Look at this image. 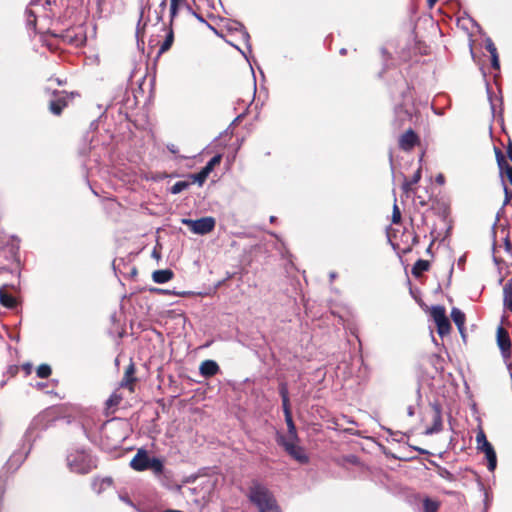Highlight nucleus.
<instances>
[{"mask_svg":"<svg viewBox=\"0 0 512 512\" xmlns=\"http://www.w3.org/2000/svg\"><path fill=\"white\" fill-rule=\"evenodd\" d=\"M439 508V503L437 501L431 500L430 498H425L423 501V512H437Z\"/></svg>","mask_w":512,"mask_h":512,"instance_id":"nucleus-25","label":"nucleus"},{"mask_svg":"<svg viewBox=\"0 0 512 512\" xmlns=\"http://www.w3.org/2000/svg\"><path fill=\"white\" fill-rule=\"evenodd\" d=\"M120 500L123 501L124 503H126L127 505H130V506H134V504L132 503V501L129 499V497L127 496H123V495H120L119 496Z\"/></svg>","mask_w":512,"mask_h":512,"instance_id":"nucleus-44","label":"nucleus"},{"mask_svg":"<svg viewBox=\"0 0 512 512\" xmlns=\"http://www.w3.org/2000/svg\"><path fill=\"white\" fill-rule=\"evenodd\" d=\"M504 306L512 312V279L508 280L503 288Z\"/></svg>","mask_w":512,"mask_h":512,"instance_id":"nucleus-17","label":"nucleus"},{"mask_svg":"<svg viewBox=\"0 0 512 512\" xmlns=\"http://www.w3.org/2000/svg\"><path fill=\"white\" fill-rule=\"evenodd\" d=\"M431 315L433 317L434 322L436 323L438 334L441 337L449 334L451 325L446 316L445 308L440 305L433 306L431 310Z\"/></svg>","mask_w":512,"mask_h":512,"instance_id":"nucleus-3","label":"nucleus"},{"mask_svg":"<svg viewBox=\"0 0 512 512\" xmlns=\"http://www.w3.org/2000/svg\"><path fill=\"white\" fill-rule=\"evenodd\" d=\"M51 367L48 364H41L36 370V374L39 378H47L51 375Z\"/></svg>","mask_w":512,"mask_h":512,"instance_id":"nucleus-27","label":"nucleus"},{"mask_svg":"<svg viewBox=\"0 0 512 512\" xmlns=\"http://www.w3.org/2000/svg\"><path fill=\"white\" fill-rule=\"evenodd\" d=\"M432 410V426L427 427L424 431V434L427 436L437 434L443 429V421H442V411L441 407L438 403L430 404Z\"/></svg>","mask_w":512,"mask_h":512,"instance_id":"nucleus-6","label":"nucleus"},{"mask_svg":"<svg viewBox=\"0 0 512 512\" xmlns=\"http://www.w3.org/2000/svg\"><path fill=\"white\" fill-rule=\"evenodd\" d=\"M400 221H401V212H400L397 204L394 203L393 212H392V222L394 224H398Z\"/></svg>","mask_w":512,"mask_h":512,"instance_id":"nucleus-31","label":"nucleus"},{"mask_svg":"<svg viewBox=\"0 0 512 512\" xmlns=\"http://www.w3.org/2000/svg\"><path fill=\"white\" fill-rule=\"evenodd\" d=\"M495 155L501 176L505 174L512 185V166L507 163L500 149H495Z\"/></svg>","mask_w":512,"mask_h":512,"instance_id":"nucleus-12","label":"nucleus"},{"mask_svg":"<svg viewBox=\"0 0 512 512\" xmlns=\"http://www.w3.org/2000/svg\"><path fill=\"white\" fill-rule=\"evenodd\" d=\"M395 113L397 114V116L401 117V120L410 118V113L407 110H404L402 106L396 107Z\"/></svg>","mask_w":512,"mask_h":512,"instance_id":"nucleus-34","label":"nucleus"},{"mask_svg":"<svg viewBox=\"0 0 512 512\" xmlns=\"http://www.w3.org/2000/svg\"><path fill=\"white\" fill-rule=\"evenodd\" d=\"M285 419H286V423H287V427H288L289 437L291 439H296L297 438L296 427L292 420V416L291 415L285 416Z\"/></svg>","mask_w":512,"mask_h":512,"instance_id":"nucleus-28","label":"nucleus"},{"mask_svg":"<svg viewBox=\"0 0 512 512\" xmlns=\"http://www.w3.org/2000/svg\"><path fill=\"white\" fill-rule=\"evenodd\" d=\"M138 10H139V21L137 24V36L140 34V25L142 19L144 17V13L146 9H150V0H137Z\"/></svg>","mask_w":512,"mask_h":512,"instance_id":"nucleus-19","label":"nucleus"},{"mask_svg":"<svg viewBox=\"0 0 512 512\" xmlns=\"http://www.w3.org/2000/svg\"><path fill=\"white\" fill-rule=\"evenodd\" d=\"M505 247H506V250H509L511 247V243H510L508 237L505 238Z\"/></svg>","mask_w":512,"mask_h":512,"instance_id":"nucleus-50","label":"nucleus"},{"mask_svg":"<svg viewBox=\"0 0 512 512\" xmlns=\"http://www.w3.org/2000/svg\"><path fill=\"white\" fill-rule=\"evenodd\" d=\"M441 476H451V474L449 473V471L444 470V473H441Z\"/></svg>","mask_w":512,"mask_h":512,"instance_id":"nucleus-54","label":"nucleus"},{"mask_svg":"<svg viewBox=\"0 0 512 512\" xmlns=\"http://www.w3.org/2000/svg\"><path fill=\"white\" fill-rule=\"evenodd\" d=\"M476 442H477V448L479 450H482V448L485 447V444H490L487 439H486V436L484 434L483 431H480L477 435H476Z\"/></svg>","mask_w":512,"mask_h":512,"instance_id":"nucleus-30","label":"nucleus"},{"mask_svg":"<svg viewBox=\"0 0 512 512\" xmlns=\"http://www.w3.org/2000/svg\"><path fill=\"white\" fill-rule=\"evenodd\" d=\"M441 476H451V474L449 473V471L444 470V473H441Z\"/></svg>","mask_w":512,"mask_h":512,"instance_id":"nucleus-53","label":"nucleus"},{"mask_svg":"<svg viewBox=\"0 0 512 512\" xmlns=\"http://www.w3.org/2000/svg\"><path fill=\"white\" fill-rule=\"evenodd\" d=\"M491 66L496 70L500 68L498 53H493V55H491Z\"/></svg>","mask_w":512,"mask_h":512,"instance_id":"nucleus-37","label":"nucleus"},{"mask_svg":"<svg viewBox=\"0 0 512 512\" xmlns=\"http://www.w3.org/2000/svg\"><path fill=\"white\" fill-rule=\"evenodd\" d=\"M192 16H194L196 19H198L201 23H206L205 19L199 15L196 11H194V14H191Z\"/></svg>","mask_w":512,"mask_h":512,"instance_id":"nucleus-48","label":"nucleus"},{"mask_svg":"<svg viewBox=\"0 0 512 512\" xmlns=\"http://www.w3.org/2000/svg\"><path fill=\"white\" fill-rule=\"evenodd\" d=\"M153 256L159 258V255L157 254V252L155 250L153 251Z\"/></svg>","mask_w":512,"mask_h":512,"instance_id":"nucleus-60","label":"nucleus"},{"mask_svg":"<svg viewBox=\"0 0 512 512\" xmlns=\"http://www.w3.org/2000/svg\"><path fill=\"white\" fill-rule=\"evenodd\" d=\"M188 0H171L170 3V18L171 21L177 16L178 10L184 6Z\"/></svg>","mask_w":512,"mask_h":512,"instance_id":"nucleus-22","label":"nucleus"},{"mask_svg":"<svg viewBox=\"0 0 512 512\" xmlns=\"http://www.w3.org/2000/svg\"><path fill=\"white\" fill-rule=\"evenodd\" d=\"M150 458L144 450H139L132 458L130 466L136 471H145L148 469Z\"/></svg>","mask_w":512,"mask_h":512,"instance_id":"nucleus-11","label":"nucleus"},{"mask_svg":"<svg viewBox=\"0 0 512 512\" xmlns=\"http://www.w3.org/2000/svg\"><path fill=\"white\" fill-rule=\"evenodd\" d=\"M0 303L4 307L10 308V309H12L16 306V299L12 295L6 293L5 287L0 288Z\"/></svg>","mask_w":512,"mask_h":512,"instance_id":"nucleus-18","label":"nucleus"},{"mask_svg":"<svg viewBox=\"0 0 512 512\" xmlns=\"http://www.w3.org/2000/svg\"><path fill=\"white\" fill-rule=\"evenodd\" d=\"M435 181L439 185H444V183H445L444 175L442 173L437 174L436 177H435Z\"/></svg>","mask_w":512,"mask_h":512,"instance_id":"nucleus-41","label":"nucleus"},{"mask_svg":"<svg viewBox=\"0 0 512 512\" xmlns=\"http://www.w3.org/2000/svg\"><path fill=\"white\" fill-rule=\"evenodd\" d=\"M222 156L220 154H217L213 156L207 164L201 169L200 172L196 174H191L190 178H192L194 183H197L199 186H202L203 183L206 181L209 174L213 171L214 167L218 165L221 161Z\"/></svg>","mask_w":512,"mask_h":512,"instance_id":"nucleus-5","label":"nucleus"},{"mask_svg":"<svg viewBox=\"0 0 512 512\" xmlns=\"http://www.w3.org/2000/svg\"><path fill=\"white\" fill-rule=\"evenodd\" d=\"M157 19H158V21H161V20H162V15H159V16L157 17Z\"/></svg>","mask_w":512,"mask_h":512,"instance_id":"nucleus-61","label":"nucleus"},{"mask_svg":"<svg viewBox=\"0 0 512 512\" xmlns=\"http://www.w3.org/2000/svg\"><path fill=\"white\" fill-rule=\"evenodd\" d=\"M190 186L188 181H178L170 189L172 194H179Z\"/></svg>","mask_w":512,"mask_h":512,"instance_id":"nucleus-26","label":"nucleus"},{"mask_svg":"<svg viewBox=\"0 0 512 512\" xmlns=\"http://www.w3.org/2000/svg\"><path fill=\"white\" fill-rule=\"evenodd\" d=\"M66 461L70 471L78 474H87L96 468L95 458L85 449L71 450Z\"/></svg>","mask_w":512,"mask_h":512,"instance_id":"nucleus-2","label":"nucleus"},{"mask_svg":"<svg viewBox=\"0 0 512 512\" xmlns=\"http://www.w3.org/2000/svg\"><path fill=\"white\" fill-rule=\"evenodd\" d=\"M451 318L453 322L456 324L459 332L464 338V324H465V314L458 308L454 307L451 310Z\"/></svg>","mask_w":512,"mask_h":512,"instance_id":"nucleus-15","label":"nucleus"},{"mask_svg":"<svg viewBox=\"0 0 512 512\" xmlns=\"http://www.w3.org/2000/svg\"><path fill=\"white\" fill-rule=\"evenodd\" d=\"M173 278V272L170 269L156 270L152 274V279L155 283L163 284Z\"/></svg>","mask_w":512,"mask_h":512,"instance_id":"nucleus-16","label":"nucleus"},{"mask_svg":"<svg viewBox=\"0 0 512 512\" xmlns=\"http://www.w3.org/2000/svg\"><path fill=\"white\" fill-rule=\"evenodd\" d=\"M167 0H162L159 4V8L161 9V12H163L166 9Z\"/></svg>","mask_w":512,"mask_h":512,"instance_id":"nucleus-49","label":"nucleus"},{"mask_svg":"<svg viewBox=\"0 0 512 512\" xmlns=\"http://www.w3.org/2000/svg\"><path fill=\"white\" fill-rule=\"evenodd\" d=\"M199 371L203 377H212L218 373L219 365L214 360H205L201 363Z\"/></svg>","mask_w":512,"mask_h":512,"instance_id":"nucleus-13","label":"nucleus"},{"mask_svg":"<svg viewBox=\"0 0 512 512\" xmlns=\"http://www.w3.org/2000/svg\"><path fill=\"white\" fill-rule=\"evenodd\" d=\"M493 259H494V262H495L496 264H499V262H500V261L498 260V258H497V257H495V256H494V258H493Z\"/></svg>","mask_w":512,"mask_h":512,"instance_id":"nucleus-59","label":"nucleus"},{"mask_svg":"<svg viewBox=\"0 0 512 512\" xmlns=\"http://www.w3.org/2000/svg\"><path fill=\"white\" fill-rule=\"evenodd\" d=\"M485 47H486L487 51L490 53V55H493V53H497L496 46L494 45L491 38H486Z\"/></svg>","mask_w":512,"mask_h":512,"instance_id":"nucleus-33","label":"nucleus"},{"mask_svg":"<svg viewBox=\"0 0 512 512\" xmlns=\"http://www.w3.org/2000/svg\"><path fill=\"white\" fill-rule=\"evenodd\" d=\"M182 8H184L189 15L194 14V9L192 8L188 1L184 4Z\"/></svg>","mask_w":512,"mask_h":512,"instance_id":"nucleus-43","label":"nucleus"},{"mask_svg":"<svg viewBox=\"0 0 512 512\" xmlns=\"http://www.w3.org/2000/svg\"><path fill=\"white\" fill-rule=\"evenodd\" d=\"M411 182L404 176V180H403V183H402V190L405 192V193H409L410 190H411Z\"/></svg>","mask_w":512,"mask_h":512,"instance_id":"nucleus-38","label":"nucleus"},{"mask_svg":"<svg viewBox=\"0 0 512 512\" xmlns=\"http://www.w3.org/2000/svg\"><path fill=\"white\" fill-rule=\"evenodd\" d=\"M182 224L188 226L190 228V230L193 232L194 230V225H195V220H192V219H188V218H183L181 220Z\"/></svg>","mask_w":512,"mask_h":512,"instance_id":"nucleus-40","label":"nucleus"},{"mask_svg":"<svg viewBox=\"0 0 512 512\" xmlns=\"http://www.w3.org/2000/svg\"><path fill=\"white\" fill-rule=\"evenodd\" d=\"M503 186H504V193H505V199H504L503 205L505 206L512 199V191L507 188V186L505 185L504 182H503Z\"/></svg>","mask_w":512,"mask_h":512,"instance_id":"nucleus-35","label":"nucleus"},{"mask_svg":"<svg viewBox=\"0 0 512 512\" xmlns=\"http://www.w3.org/2000/svg\"><path fill=\"white\" fill-rule=\"evenodd\" d=\"M294 439L288 440L281 438L279 443L285 448L286 452L300 463H307L308 456L304 449L293 442Z\"/></svg>","mask_w":512,"mask_h":512,"instance_id":"nucleus-4","label":"nucleus"},{"mask_svg":"<svg viewBox=\"0 0 512 512\" xmlns=\"http://www.w3.org/2000/svg\"><path fill=\"white\" fill-rule=\"evenodd\" d=\"M275 220H276V217H275V216H271V217H270V222H271V223H274V222H275Z\"/></svg>","mask_w":512,"mask_h":512,"instance_id":"nucleus-57","label":"nucleus"},{"mask_svg":"<svg viewBox=\"0 0 512 512\" xmlns=\"http://www.w3.org/2000/svg\"><path fill=\"white\" fill-rule=\"evenodd\" d=\"M242 37H243V39L245 40V42H246V44H247L248 48H249V49H251V46H250V44H249L250 35H249V33H248L245 29H244V30H243V32H242Z\"/></svg>","mask_w":512,"mask_h":512,"instance_id":"nucleus-42","label":"nucleus"},{"mask_svg":"<svg viewBox=\"0 0 512 512\" xmlns=\"http://www.w3.org/2000/svg\"><path fill=\"white\" fill-rule=\"evenodd\" d=\"M497 344L501 350L502 356L507 358L511 354V340L509 333L502 327L499 326L497 329Z\"/></svg>","mask_w":512,"mask_h":512,"instance_id":"nucleus-8","label":"nucleus"},{"mask_svg":"<svg viewBox=\"0 0 512 512\" xmlns=\"http://www.w3.org/2000/svg\"><path fill=\"white\" fill-rule=\"evenodd\" d=\"M484 452L487 462H488V470L493 472L497 466V457L495 450L491 444H485V447L481 450Z\"/></svg>","mask_w":512,"mask_h":512,"instance_id":"nucleus-14","label":"nucleus"},{"mask_svg":"<svg viewBox=\"0 0 512 512\" xmlns=\"http://www.w3.org/2000/svg\"><path fill=\"white\" fill-rule=\"evenodd\" d=\"M329 276H330V279L333 280V279L336 278V273L335 272H331Z\"/></svg>","mask_w":512,"mask_h":512,"instance_id":"nucleus-52","label":"nucleus"},{"mask_svg":"<svg viewBox=\"0 0 512 512\" xmlns=\"http://www.w3.org/2000/svg\"><path fill=\"white\" fill-rule=\"evenodd\" d=\"M441 476H451V474L449 473V471L444 470V473H441Z\"/></svg>","mask_w":512,"mask_h":512,"instance_id":"nucleus-55","label":"nucleus"},{"mask_svg":"<svg viewBox=\"0 0 512 512\" xmlns=\"http://www.w3.org/2000/svg\"><path fill=\"white\" fill-rule=\"evenodd\" d=\"M421 173V167H419L413 174L412 178L409 180L412 185L417 184L420 181Z\"/></svg>","mask_w":512,"mask_h":512,"instance_id":"nucleus-36","label":"nucleus"},{"mask_svg":"<svg viewBox=\"0 0 512 512\" xmlns=\"http://www.w3.org/2000/svg\"><path fill=\"white\" fill-rule=\"evenodd\" d=\"M421 399L420 388L417 389V400Z\"/></svg>","mask_w":512,"mask_h":512,"instance_id":"nucleus-56","label":"nucleus"},{"mask_svg":"<svg viewBox=\"0 0 512 512\" xmlns=\"http://www.w3.org/2000/svg\"><path fill=\"white\" fill-rule=\"evenodd\" d=\"M507 157L512 161V142L507 146Z\"/></svg>","mask_w":512,"mask_h":512,"instance_id":"nucleus-47","label":"nucleus"},{"mask_svg":"<svg viewBox=\"0 0 512 512\" xmlns=\"http://www.w3.org/2000/svg\"><path fill=\"white\" fill-rule=\"evenodd\" d=\"M430 267V263L427 260L419 259L413 265L412 274L419 277L423 272L427 271Z\"/></svg>","mask_w":512,"mask_h":512,"instance_id":"nucleus-20","label":"nucleus"},{"mask_svg":"<svg viewBox=\"0 0 512 512\" xmlns=\"http://www.w3.org/2000/svg\"><path fill=\"white\" fill-rule=\"evenodd\" d=\"M148 469L153 470L156 474H161L164 469L163 462L156 457L150 458Z\"/></svg>","mask_w":512,"mask_h":512,"instance_id":"nucleus-24","label":"nucleus"},{"mask_svg":"<svg viewBox=\"0 0 512 512\" xmlns=\"http://www.w3.org/2000/svg\"><path fill=\"white\" fill-rule=\"evenodd\" d=\"M340 53H341V54H343V55H344V54H346V49H345V48H342V49L340 50Z\"/></svg>","mask_w":512,"mask_h":512,"instance_id":"nucleus-58","label":"nucleus"},{"mask_svg":"<svg viewBox=\"0 0 512 512\" xmlns=\"http://www.w3.org/2000/svg\"><path fill=\"white\" fill-rule=\"evenodd\" d=\"M279 394L281 399L285 401V399H289V392L286 383H280L279 385Z\"/></svg>","mask_w":512,"mask_h":512,"instance_id":"nucleus-32","label":"nucleus"},{"mask_svg":"<svg viewBox=\"0 0 512 512\" xmlns=\"http://www.w3.org/2000/svg\"><path fill=\"white\" fill-rule=\"evenodd\" d=\"M282 407H283V411H284L285 416L291 415L289 399H285V401L282 400Z\"/></svg>","mask_w":512,"mask_h":512,"instance_id":"nucleus-39","label":"nucleus"},{"mask_svg":"<svg viewBox=\"0 0 512 512\" xmlns=\"http://www.w3.org/2000/svg\"><path fill=\"white\" fill-rule=\"evenodd\" d=\"M437 1H438V0H427L428 5H429V7H430V8H432V7L435 5V3H436Z\"/></svg>","mask_w":512,"mask_h":512,"instance_id":"nucleus-51","label":"nucleus"},{"mask_svg":"<svg viewBox=\"0 0 512 512\" xmlns=\"http://www.w3.org/2000/svg\"><path fill=\"white\" fill-rule=\"evenodd\" d=\"M135 372L134 365L131 363L125 370L124 378L122 380V386H127L135 381L133 374Z\"/></svg>","mask_w":512,"mask_h":512,"instance_id":"nucleus-23","label":"nucleus"},{"mask_svg":"<svg viewBox=\"0 0 512 512\" xmlns=\"http://www.w3.org/2000/svg\"><path fill=\"white\" fill-rule=\"evenodd\" d=\"M215 227V219L213 217H202L195 220L194 234L205 235L210 233Z\"/></svg>","mask_w":512,"mask_h":512,"instance_id":"nucleus-9","label":"nucleus"},{"mask_svg":"<svg viewBox=\"0 0 512 512\" xmlns=\"http://www.w3.org/2000/svg\"><path fill=\"white\" fill-rule=\"evenodd\" d=\"M70 96L66 91L54 92V98L49 103V110L54 115H60L67 106Z\"/></svg>","mask_w":512,"mask_h":512,"instance_id":"nucleus-7","label":"nucleus"},{"mask_svg":"<svg viewBox=\"0 0 512 512\" xmlns=\"http://www.w3.org/2000/svg\"><path fill=\"white\" fill-rule=\"evenodd\" d=\"M419 142V137L412 130L408 129L399 138V147L404 151H410Z\"/></svg>","mask_w":512,"mask_h":512,"instance_id":"nucleus-10","label":"nucleus"},{"mask_svg":"<svg viewBox=\"0 0 512 512\" xmlns=\"http://www.w3.org/2000/svg\"><path fill=\"white\" fill-rule=\"evenodd\" d=\"M248 499L259 512H282L273 493L258 481L249 487Z\"/></svg>","mask_w":512,"mask_h":512,"instance_id":"nucleus-1","label":"nucleus"},{"mask_svg":"<svg viewBox=\"0 0 512 512\" xmlns=\"http://www.w3.org/2000/svg\"><path fill=\"white\" fill-rule=\"evenodd\" d=\"M112 484V479L111 478H103L101 480L99 479H95L93 482H92V489L96 492V493H101L103 490H105L107 487L111 486Z\"/></svg>","mask_w":512,"mask_h":512,"instance_id":"nucleus-21","label":"nucleus"},{"mask_svg":"<svg viewBox=\"0 0 512 512\" xmlns=\"http://www.w3.org/2000/svg\"><path fill=\"white\" fill-rule=\"evenodd\" d=\"M167 149L173 154H176L178 152V148L174 144H168Z\"/></svg>","mask_w":512,"mask_h":512,"instance_id":"nucleus-45","label":"nucleus"},{"mask_svg":"<svg viewBox=\"0 0 512 512\" xmlns=\"http://www.w3.org/2000/svg\"><path fill=\"white\" fill-rule=\"evenodd\" d=\"M173 43V32L170 31L167 35H166V38L164 40V42L161 44L160 46V49H159V52L160 53H163L167 50L170 49L171 45Z\"/></svg>","mask_w":512,"mask_h":512,"instance_id":"nucleus-29","label":"nucleus"},{"mask_svg":"<svg viewBox=\"0 0 512 512\" xmlns=\"http://www.w3.org/2000/svg\"><path fill=\"white\" fill-rule=\"evenodd\" d=\"M407 414H408V416H410V417H412V416H414V415H415V408H414V406H413V405H409V406L407 407Z\"/></svg>","mask_w":512,"mask_h":512,"instance_id":"nucleus-46","label":"nucleus"}]
</instances>
